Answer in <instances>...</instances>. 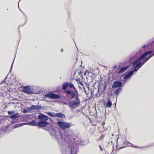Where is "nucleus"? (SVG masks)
I'll return each instance as SVG.
<instances>
[{"mask_svg": "<svg viewBox=\"0 0 154 154\" xmlns=\"http://www.w3.org/2000/svg\"><path fill=\"white\" fill-rule=\"evenodd\" d=\"M47 114L50 116L51 117H55V114L51 112H48L47 113Z\"/></svg>", "mask_w": 154, "mask_h": 154, "instance_id": "nucleus-21", "label": "nucleus"}, {"mask_svg": "<svg viewBox=\"0 0 154 154\" xmlns=\"http://www.w3.org/2000/svg\"><path fill=\"white\" fill-rule=\"evenodd\" d=\"M128 67V66H124L121 68L119 71L117 72L118 73H121L124 72L126 70Z\"/></svg>", "mask_w": 154, "mask_h": 154, "instance_id": "nucleus-12", "label": "nucleus"}, {"mask_svg": "<svg viewBox=\"0 0 154 154\" xmlns=\"http://www.w3.org/2000/svg\"><path fill=\"white\" fill-rule=\"evenodd\" d=\"M68 86V83L65 82L63 84L62 87V88L65 90L66 89Z\"/></svg>", "mask_w": 154, "mask_h": 154, "instance_id": "nucleus-19", "label": "nucleus"}, {"mask_svg": "<svg viewBox=\"0 0 154 154\" xmlns=\"http://www.w3.org/2000/svg\"><path fill=\"white\" fill-rule=\"evenodd\" d=\"M151 52V51H148L143 53L138 60L135 61L133 63V65L134 66V69L124 75L123 79H125L130 78L133 75L134 72H137L143 65L140 62V60L144 59Z\"/></svg>", "mask_w": 154, "mask_h": 154, "instance_id": "nucleus-2", "label": "nucleus"}, {"mask_svg": "<svg viewBox=\"0 0 154 154\" xmlns=\"http://www.w3.org/2000/svg\"><path fill=\"white\" fill-rule=\"evenodd\" d=\"M87 88L85 89L87 92H90L91 94V96H92L94 94V92L95 93V91L94 89V88L92 86L90 87L89 85H86Z\"/></svg>", "mask_w": 154, "mask_h": 154, "instance_id": "nucleus-7", "label": "nucleus"}, {"mask_svg": "<svg viewBox=\"0 0 154 154\" xmlns=\"http://www.w3.org/2000/svg\"><path fill=\"white\" fill-rule=\"evenodd\" d=\"M122 85V82H121L116 81H115L112 85V88H120Z\"/></svg>", "mask_w": 154, "mask_h": 154, "instance_id": "nucleus-8", "label": "nucleus"}, {"mask_svg": "<svg viewBox=\"0 0 154 154\" xmlns=\"http://www.w3.org/2000/svg\"><path fill=\"white\" fill-rule=\"evenodd\" d=\"M76 81L77 82L79 83L80 85H82L83 88V89L84 90V92L85 93L86 95H88V92H87L86 90H85V89L84 86L83 85V84L82 82H81L79 80H76Z\"/></svg>", "mask_w": 154, "mask_h": 154, "instance_id": "nucleus-13", "label": "nucleus"}, {"mask_svg": "<svg viewBox=\"0 0 154 154\" xmlns=\"http://www.w3.org/2000/svg\"><path fill=\"white\" fill-rule=\"evenodd\" d=\"M146 46V45H143L142 47V48H145Z\"/></svg>", "mask_w": 154, "mask_h": 154, "instance_id": "nucleus-25", "label": "nucleus"}, {"mask_svg": "<svg viewBox=\"0 0 154 154\" xmlns=\"http://www.w3.org/2000/svg\"><path fill=\"white\" fill-rule=\"evenodd\" d=\"M38 117L39 119L40 120L43 119L45 121L48 120V117L47 116L42 114L38 115Z\"/></svg>", "mask_w": 154, "mask_h": 154, "instance_id": "nucleus-11", "label": "nucleus"}, {"mask_svg": "<svg viewBox=\"0 0 154 154\" xmlns=\"http://www.w3.org/2000/svg\"><path fill=\"white\" fill-rule=\"evenodd\" d=\"M13 62H14V61L13 62V63H12V65H11V68H12V66H13Z\"/></svg>", "mask_w": 154, "mask_h": 154, "instance_id": "nucleus-29", "label": "nucleus"}, {"mask_svg": "<svg viewBox=\"0 0 154 154\" xmlns=\"http://www.w3.org/2000/svg\"><path fill=\"white\" fill-rule=\"evenodd\" d=\"M122 90L121 88H119L117 89V90L115 91L114 92V94H115L116 96V97H117L118 94Z\"/></svg>", "mask_w": 154, "mask_h": 154, "instance_id": "nucleus-16", "label": "nucleus"}, {"mask_svg": "<svg viewBox=\"0 0 154 154\" xmlns=\"http://www.w3.org/2000/svg\"><path fill=\"white\" fill-rule=\"evenodd\" d=\"M64 92L67 95H71L70 98L71 99H73L75 97V100L68 103V105L71 108H75L80 105L81 101L79 98L78 93L77 89L74 90V91L65 90L64 91Z\"/></svg>", "mask_w": 154, "mask_h": 154, "instance_id": "nucleus-1", "label": "nucleus"}, {"mask_svg": "<svg viewBox=\"0 0 154 154\" xmlns=\"http://www.w3.org/2000/svg\"><path fill=\"white\" fill-rule=\"evenodd\" d=\"M48 125H49L51 128L52 127L50 125L49 123L46 122L42 121L38 122L37 124V126L39 127H45Z\"/></svg>", "mask_w": 154, "mask_h": 154, "instance_id": "nucleus-9", "label": "nucleus"}, {"mask_svg": "<svg viewBox=\"0 0 154 154\" xmlns=\"http://www.w3.org/2000/svg\"><path fill=\"white\" fill-rule=\"evenodd\" d=\"M8 113L9 114H11L12 113H14V111H9L8 112Z\"/></svg>", "mask_w": 154, "mask_h": 154, "instance_id": "nucleus-23", "label": "nucleus"}, {"mask_svg": "<svg viewBox=\"0 0 154 154\" xmlns=\"http://www.w3.org/2000/svg\"><path fill=\"white\" fill-rule=\"evenodd\" d=\"M107 85L106 82H104L103 84H102L100 83V81L98 85V91L95 94V95L97 97H99L101 93L106 89Z\"/></svg>", "mask_w": 154, "mask_h": 154, "instance_id": "nucleus-4", "label": "nucleus"}, {"mask_svg": "<svg viewBox=\"0 0 154 154\" xmlns=\"http://www.w3.org/2000/svg\"><path fill=\"white\" fill-rule=\"evenodd\" d=\"M28 124L32 125H37L36 122L34 120L32 121L31 122H29Z\"/></svg>", "mask_w": 154, "mask_h": 154, "instance_id": "nucleus-20", "label": "nucleus"}, {"mask_svg": "<svg viewBox=\"0 0 154 154\" xmlns=\"http://www.w3.org/2000/svg\"><path fill=\"white\" fill-rule=\"evenodd\" d=\"M68 86L70 88H72L74 90L76 89L73 84L71 82L68 83Z\"/></svg>", "mask_w": 154, "mask_h": 154, "instance_id": "nucleus-17", "label": "nucleus"}, {"mask_svg": "<svg viewBox=\"0 0 154 154\" xmlns=\"http://www.w3.org/2000/svg\"><path fill=\"white\" fill-rule=\"evenodd\" d=\"M117 67V66L116 65L114 67V68H116Z\"/></svg>", "mask_w": 154, "mask_h": 154, "instance_id": "nucleus-27", "label": "nucleus"}, {"mask_svg": "<svg viewBox=\"0 0 154 154\" xmlns=\"http://www.w3.org/2000/svg\"><path fill=\"white\" fill-rule=\"evenodd\" d=\"M63 103L64 104H65V105H67V104H68V103H67L65 102H63Z\"/></svg>", "mask_w": 154, "mask_h": 154, "instance_id": "nucleus-24", "label": "nucleus"}, {"mask_svg": "<svg viewBox=\"0 0 154 154\" xmlns=\"http://www.w3.org/2000/svg\"><path fill=\"white\" fill-rule=\"evenodd\" d=\"M127 143H130V144H131V145H132V144H131V143H130L128 141H127Z\"/></svg>", "mask_w": 154, "mask_h": 154, "instance_id": "nucleus-28", "label": "nucleus"}, {"mask_svg": "<svg viewBox=\"0 0 154 154\" xmlns=\"http://www.w3.org/2000/svg\"><path fill=\"white\" fill-rule=\"evenodd\" d=\"M79 89H82V88H81V87L80 86H79Z\"/></svg>", "mask_w": 154, "mask_h": 154, "instance_id": "nucleus-26", "label": "nucleus"}, {"mask_svg": "<svg viewBox=\"0 0 154 154\" xmlns=\"http://www.w3.org/2000/svg\"><path fill=\"white\" fill-rule=\"evenodd\" d=\"M23 92L28 94H32V92L29 86H26L23 87Z\"/></svg>", "mask_w": 154, "mask_h": 154, "instance_id": "nucleus-6", "label": "nucleus"}, {"mask_svg": "<svg viewBox=\"0 0 154 154\" xmlns=\"http://www.w3.org/2000/svg\"><path fill=\"white\" fill-rule=\"evenodd\" d=\"M51 135L52 137H56L55 131H53V132L50 134Z\"/></svg>", "mask_w": 154, "mask_h": 154, "instance_id": "nucleus-22", "label": "nucleus"}, {"mask_svg": "<svg viewBox=\"0 0 154 154\" xmlns=\"http://www.w3.org/2000/svg\"><path fill=\"white\" fill-rule=\"evenodd\" d=\"M45 98H49L51 99H56L60 98L59 95L53 93H49L45 95Z\"/></svg>", "mask_w": 154, "mask_h": 154, "instance_id": "nucleus-5", "label": "nucleus"}, {"mask_svg": "<svg viewBox=\"0 0 154 154\" xmlns=\"http://www.w3.org/2000/svg\"><path fill=\"white\" fill-rule=\"evenodd\" d=\"M57 125L62 129L65 130L69 128L71 126V124L68 122H64L63 120L57 119Z\"/></svg>", "mask_w": 154, "mask_h": 154, "instance_id": "nucleus-3", "label": "nucleus"}, {"mask_svg": "<svg viewBox=\"0 0 154 154\" xmlns=\"http://www.w3.org/2000/svg\"><path fill=\"white\" fill-rule=\"evenodd\" d=\"M133 146V147H136L135 146Z\"/></svg>", "mask_w": 154, "mask_h": 154, "instance_id": "nucleus-30", "label": "nucleus"}, {"mask_svg": "<svg viewBox=\"0 0 154 154\" xmlns=\"http://www.w3.org/2000/svg\"><path fill=\"white\" fill-rule=\"evenodd\" d=\"M42 107L41 106L36 105H33L29 107V109L31 110L36 109L37 110L41 109Z\"/></svg>", "mask_w": 154, "mask_h": 154, "instance_id": "nucleus-10", "label": "nucleus"}, {"mask_svg": "<svg viewBox=\"0 0 154 154\" xmlns=\"http://www.w3.org/2000/svg\"><path fill=\"white\" fill-rule=\"evenodd\" d=\"M112 105V103L110 101L109 99V101H107L106 104V107H111Z\"/></svg>", "mask_w": 154, "mask_h": 154, "instance_id": "nucleus-15", "label": "nucleus"}, {"mask_svg": "<svg viewBox=\"0 0 154 154\" xmlns=\"http://www.w3.org/2000/svg\"><path fill=\"white\" fill-rule=\"evenodd\" d=\"M18 117V114H14L10 116V118L11 119H14Z\"/></svg>", "mask_w": 154, "mask_h": 154, "instance_id": "nucleus-18", "label": "nucleus"}, {"mask_svg": "<svg viewBox=\"0 0 154 154\" xmlns=\"http://www.w3.org/2000/svg\"><path fill=\"white\" fill-rule=\"evenodd\" d=\"M57 116L58 117L61 118H65V116L63 114L61 113H59L55 114V117Z\"/></svg>", "mask_w": 154, "mask_h": 154, "instance_id": "nucleus-14", "label": "nucleus"}]
</instances>
